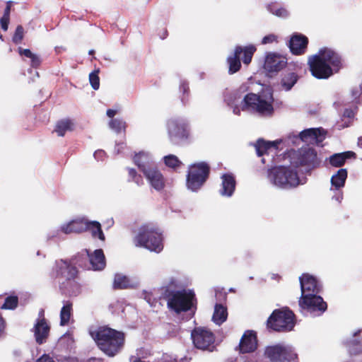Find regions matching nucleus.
Masks as SVG:
<instances>
[{"instance_id": "f257e3e1", "label": "nucleus", "mask_w": 362, "mask_h": 362, "mask_svg": "<svg viewBox=\"0 0 362 362\" xmlns=\"http://www.w3.org/2000/svg\"><path fill=\"white\" fill-rule=\"evenodd\" d=\"M311 74L317 79H327L343 67L341 57L335 51L325 47L308 57Z\"/></svg>"}, {"instance_id": "f03ea898", "label": "nucleus", "mask_w": 362, "mask_h": 362, "mask_svg": "<svg viewBox=\"0 0 362 362\" xmlns=\"http://www.w3.org/2000/svg\"><path fill=\"white\" fill-rule=\"evenodd\" d=\"M86 259V257L76 255L69 260L59 259L55 262L52 267V276L56 279L64 280L61 283L62 288L72 294L80 292V284L76 281L78 275L76 265L83 267L81 259Z\"/></svg>"}, {"instance_id": "7ed1b4c3", "label": "nucleus", "mask_w": 362, "mask_h": 362, "mask_svg": "<svg viewBox=\"0 0 362 362\" xmlns=\"http://www.w3.org/2000/svg\"><path fill=\"white\" fill-rule=\"evenodd\" d=\"M177 286L176 281L171 279L168 285L162 288L161 298L167 301L170 310L180 314L192 310L197 304V298L193 291L176 290Z\"/></svg>"}, {"instance_id": "20e7f679", "label": "nucleus", "mask_w": 362, "mask_h": 362, "mask_svg": "<svg viewBox=\"0 0 362 362\" xmlns=\"http://www.w3.org/2000/svg\"><path fill=\"white\" fill-rule=\"evenodd\" d=\"M91 335L100 350L109 356L118 354L124 344L123 332L106 326L99 327Z\"/></svg>"}, {"instance_id": "39448f33", "label": "nucleus", "mask_w": 362, "mask_h": 362, "mask_svg": "<svg viewBox=\"0 0 362 362\" xmlns=\"http://www.w3.org/2000/svg\"><path fill=\"white\" fill-rule=\"evenodd\" d=\"M136 247L160 252L163 249V235L160 229L151 223L142 225L133 238Z\"/></svg>"}, {"instance_id": "423d86ee", "label": "nucleus", "mask_w": 362, "mask_h": 362, "mask_svg": "<svg viewBox=\"0 0 362 362\" xmlns=\"http://www.w3.org/2000/svg\"><path fill=\"white\" fill-rule=\"evenodd\" d=\"M274 99L272 90L264 91L261 95L250 93L242 101V110H253L262 116H272L274 114Z\"/></svg>"}, {"instance_id": "0eeeda50", "label": "nucleus", "mask_w": 362, "mask_h": 362, "mask_svg": "<svg viewBox=\"0 0 362 362\" xmlns=\"http://www.w3.org/2000/svg\"><path fill=\"white\" fill-rule=\"evenodd\" d=\"M267 178L271 183L283 189L296 187L300 184L297 171L290 166H275L268 169Z\"/></svg>"}, {"instance_id": "6e6552de", "label": "nucleus", "mask_w": 362, "mask_h": 362, "mask_svg": "<svg viewBox=\"0 0 362 362\" xmlns=\"http://www.w3.org/2000/svg\"><path fill=\"white\" fill-rule=\"evenodd\" d=\"M295 325V315L288 308L274 310L267 321V328L278 332H290Z\"/></svg>"}, {"instance_id": "1a4fd4ad", "label": "nucleus", "mask_w": 362, "mask_h": 362, "mask_svg": "<svg viewBox=\"0 0 362 362\" xmlns=\"http://www.w3.org/2000/svg\"><path fill=\"white\" fill-rule=\"evenodd\" d=\"M210 167L205 162H199L189 165L186 185L192 191L199 189L209 178Z\"/></svg>"}, {"instance_id": "9d476101", "label": "nucleus", "mask_w": 362, "mask_h": 362, "mask_svg": "<svg viewBox=\"0 0 362 362\" xmlns=\"http://www.w3.org/2000/svg\"><path fill=\"white\" fill-rule=\"evenodd\" d=\"M167 129L169 139L173 145H180L189 138V127L183 119H170L167 122Z\"/></svg>"}, {"instance_id": "9b49d317", "label": "nucleus", "mask_w": 362, "mask_h": 362, "mask_svg": "<svg viewBox=\"0 0 362 362\" xmlns=\"http://www.w3.org/2000/svg\"><path fill=\"white\" fill-rule=\"evenodd\" d=\"M255 51L256 47L252 45L244 47L241 46H236L233 54L232 56L228 57L227 59L229 65V74H233L240 70L241 67V54H243V56L242 57L243 62L245 64L247 65L251 62Z\"/></svg>"}, {"instance_id": "f8f14e48", "label": "nucleus", "mask_w": 362, "mask_h": 362, "mask_svg": "<svg viewBox=\"0 0 362 362\" xmlns=\"http://www.w3.org/2000/svg\"><path fill=\"white\" fill-rule=\"evenodd\" d=\"M194 346L201 350L213 351L215 348V335L205 327H195L191 333Z\"/></svg>"}, {"instance_id": "ddd939ff", "label": "nucleus", "mask_w": 362, "mask_h": 362, "mask_svg": "<svg viewBox=\"0 0 362 362\" xmlns=\"http://www.w3.org/2000/svg\"><path fill=\"white\" fill-rule=\"evenodd\" d=\"M264 356L271 362H291L297 359V354L289 346L276 344L267 346Z\"/></svg>"}, {"instance_id": "4468645a", "label": "nucleus", "mask_w": 362, "mask_h": 362, "mask_svg": "<svg viewBox=\"0 0 362 362\" xmlns=\"http://www.w3.org/2000/svg\"><path fill=\"white\" fill-rule=\"evenodd\" d=\"M293 159L292 164L296 168L306 166L315 168L320 164L317 151L313 148H300L294 153Z\"/></svg>"}, {"instance_id": "2eb2a0df", "label": "nucleus", "mask_w": 362, "mask_h": 362, "mask_svg": "<svg viewBox=\"0 0 362 362\" xmlns=\"http://www.w3.org/2000/svg\"><path fill=\"white\" fill-rule=\"evenodd\" d=\"M299 306L310 313L317 312L320 315L327 309V304L318 293L301 295Z\"/></svg>"}, {"instance_id": "dca6fc26", "label": "nucleus", "mask_w": 362, "mask_h": 362, "mask_svg": "<svg viewBox=\"0 0 362 362\" xmlns=\"http://www.w3.org/2000/svg\"><path fill=\"white\" fill-rule=\"evenodd\" d=\"M258 346V339L256 332L246 330L240 340L236 350L240 354H250L255 352Z\"/></svg>"}, {"instance_id": "f3484780", "label": "nucleus", "mask_w": 362, "mask_h": 362, "mask_svg": "<svg viewBox=\"0 0 362 362\" xmlns=\"http://www.w3.org/2000/svg\"><path fill=\"white\" fill-rule=\"evenodd\" d=\"M287 61V58L281 54L268 52L266 54L263 67L267 72H278L286 67Z\"/></svg>"}, {"instance_id": "a211bd4d", "label": "nucleus", "mask_w": 362, "mask_h": 362, "mask_svg": "<svg viewBox=\"0 0 362 362\" xmlns=\"http://www.w3.org/2000/svg\"><path fill=\"white\" fill-rule=\"evenodd\" d=\"M301 295L320 293L322 290V286L317 280V279L309 274H303L299 278Z\"/></svg>"}, {"instance_id": "6ab92c4d", "label": "nucleus", "mask_w": 362, "mask_h": 362, "mask_svg": "<svg viewBox=\"0 0 362 362\" xmlns=\"http://www.w3.org/2000/svg\"><path fill=\"white\" fill-rule=\"evenodd\" d=\"M86 255H81L87 257L86 259H81V263L83 264V267L86 266L85 263L88 261L90 262L92 269L95 271L103 270L105 267V257L102 249L95 250L93 254H90L88 250H86Z\"/></svg>"}, {"instance_id": "aec40b11", "label": "nucleus", "mask_w": 362, "mask_h": 362, "mask_svg": "<svg viewBox=\"0 0 362 362\" xmlns=\"http://www.w3.org/2000/svg\"><path fill=\"white\" fill-rule=\"evenodd\" d=\"M143 173L155 189L160 191L164 188V177L156 167L148 166L143 169Z\"/></svg>"}, {"instance_id": "412c9836", "label": "nucleus", "mask_w": 362, "mask_h": 362, "mask_svg": "<svg viewBox=\"0 0 362 362\" xmlns=\"http://www.w3.org/2000/svg\"><path fill=\"white\" fill-rule=\"evenodd\" d=\"M308 45V37L301 34H295L292 35L288 42L290 51L294 55L303 54L306 52Z\"/></svg>"}, {"instance_id": "4be33fe9", "label": "nucleus", "mask_w": 362, "mask_h": 362, "mask_svg": "<svg viewBox=\"0 0 362 362\" xmlns=\"http://www.w3.org/2000/svg\"><path fill=\"white\" fill-rule=\"evenodd\" d=\"M326 131L322 128H310L302 131L299 138L303 142L315 141L317 144L322 142L325 139Z\"/></svg>"}, {"instance_id": "5701e85b", "label": "nucleus", "mask_w": 362, "mask_h": 362, "mask_svg": "<svg viewBox=\"0 0 362 362\" xmlns=\"http://www.w3.org/2000/svg\"><path fill=\"white\" fill-rule=\"evenodd\" d=\"M49 330L50 327L47 325L45 318L37 321L34 326V335L37 344L40 345L46 342Z\"/></svg>"}, {"instance_id": "b1692460", "label": "nucleus", "mask_w": 362, "mask_h": 362, "mask_svg": "<svg viewBox=\"0 0 362 362\" xmlns=\"http://www.w3.org/2000/svg\"><path fill=\"white\" fill-rule=\"evenodd\" d=\"M87 220L76 219L70 221L69 223L63 225L61 230L65 234L70 233H81L87 231L88 225Z\"/></svg>"}, {"instance_id": "393cba45", "label": "nucleus", "mask_w": 362, "mask_h": 362, "mask_svg": "<svg viewBox=\"0 0 362 362\" xmlns=\"http://www.w3.org/2000/svg\"><path fill=\"white\" fill-rule=\"evenodd\" d=\"M221 188L219 190L220 194L224 197H231L235 191L236 182L235 177L231 174H223L221 176Z\"/></svg>"}, {"instance_id": "a878e982", "label": "nucleus", "mask_w": 362, "mask_h": 362, "mask_svg": "<svg viewBox=\"0 0 362 362\" xmlns=\"http://www.w3.org/2000/svg\"><path fill=\"white\" fill-rule=\"evenodd\" d=\"M355 158L356 153L351 151L334 153L329 158V163L332 167L340 168L345 164L346 160Z\"/></svg>"}, {"instance_id": "bb28decb", "label": "nucleus", "mask_w": 362, "mask_h": 362, "mask_svg": "<svg viewBox=\"0 0 362 362\" xmlns=\"http://www.w3.org/2000/svg\"><path fill=\"white\" fill-rule=\"evenodd\" d=\"M228 317V310L222 304H216L212 316L213 321L218 325L223 324Z\"/></svg>"}, {"instance_id": "cd10ccee", "label": "nucleus", "mask_w": 362, "mask_h": 362, "mask_svg": "<svg viewBox=\"0 0 362 362\" xmlns=\"http://www.w3.org/2000/svg\"><path fill=\"white\" fill-rule=\"evenodd\" d=\"M279 144V141H265L263 139H258L255 144V150L257 155L260 157L264 154L267 153L268 150L271 148H277Z\"/></svg>"}, {"instance_id": "c85d7f7f", "label": "nucleus", "mask_w": 362, "mask_h": 362, "mask_svg": "<svg viewBox=\"0 0 362 362\" xmlns=\"http://www.w3.org/2000/svg\"><path fill=\"white\" fill-rule=\"evenodd\" d=\"M345 346L350 356H357L362 354L361 339H351L346 340Z\"/></svg>"}, {"instance_id": "c756f323", "label": "nucleus", "mask_w": 362, "mask_h": 362, "mask_svg": "<svg viewBox=\"0 0 362 362\" xmlns=\"http://www.w3.org/2000/svg\"><path fill=\"white\" fill-rule=\"evenodd\" d=\"M74 129V122L70 119L59 120L55 126L54 132L59 136H64L67 131Z\"/></svg>"}, {"instance_id": "7c9ffc66", "label": "nucleus", "mask_w": 362, "mask_h": 362, "mask_svg": "<svg viewBox=\"0 0 362 362\" xmlns=\"http://www.w3.org/2000/svg\"><path fill=\"white\" fill-rule=\"evenodd\" d=\"M347 170L345 168H340L337 170V173L333 175L331 178L332 185L336 189H339L344 186L346 180L347 178Z\"/></svg>"}, {"instance_id": "2f4dec72", "label": "nucleus", "mask_w": 362, "mask_h": 362, "mask_svg": "<svg viewBox=\"0 0 362 362\" xmlns=\"http://www.w3.org/2000/svg\"><path fill=\"white\" fill-rule=\"evenodd\" d=\"M298 80V76L294 72L284 74L281 81V85L286 90H290Z\"/></svg>"}, {"instance_id": "473e14b6", "label": "nucleus", "mask_w": 362, "mask_h": 362, "mask_svg": "<svg viewBox=\"0 0 362 362\" xmlns=\"http://www.w3.org/2000/svg\"><path fill=\"white\" fill-rule=\"evenodd\" d=\"M87 230L90 231L93 238H98L100 240L105 241V236L102 230L101 225L98 221H93L87 222Z\"/></svg>"}, {"instance_id": "72a5a7b5", "label": "nucleus", "mask_w": 362, "mask_h": 362, "mask_svg": "<svg viewBox=\"0 0 362 362\" xmlns=\"http://www.w3.org/2000/svg\"><path fill=\"white\" fill-rule=\"evenodd\" d=\"M112 287L115 290L127 289L130 287V280L125 275L116 274Z\"/></svg>"}, {"instance_id": "f704fd0d", "label": "nucleus", "mask_w": 362, "mask_h": 362, "mask_svg": "<svg viewBox=\"0 0 362 362\" xmlns=\"http://www.w3.org/2000/svg\"><path fill=\"white\" fill-rule=\"evenodd\" d=\"M71 311L72 303L70 301H66L60 311V325L62 326H65L69 323L71 315Z\"/></svg>"}, {"instance_id": "c9c22d12", "label": "nucleus", "mask_w": 362, "mask_h": 362, "mask_svg": "<svg viewBox=\"0 0 362 362\" xmlns=\"http://www.w3.org/2000/svg\"><path fill=\"white\" fill-rule=\"evenodd\" d=\"M267 9L270 13L280 18H286L288 16V11L284 7H279L276 4H269Z\"/></svg>"}, {"instance_id": "e433bc0d", "label": "nucleus", "mask_w": 362, "mask_h": 362, "mask_svg": "<svg viewBox=\"0 0 362 362\" xmlns=\"http://www.w3.org/2000/svg\"><path fill=\"white\" fill-rule=\"evenodd\" d=\"M18 305V298L16 296H9L5 298L4 303L1 308L6 310H13Z\"/></svg>"}, {"instance_id": "4c0bfd02", "label": "nucleus", "mask_w": 362, "mask_h": 362, "mask_svg": "<svg viewBox=\"0 0 362 362\" xmlns=\"http://www.w3.org/2000/svg\"><path fill=\"white\" fill-rule=\"evenodd\" d=\"M109 126L117 133L125 131L127 127L126 122L120 119H112L109 122Z\"/></svg>"}, {"instance_id": "58836bf2", "label": "nucleus", "mask_w": 362, "mask_h": 362, "mask_svg": "<svg viewBox=\"0 0 362 362\" xmlns=\"http://www.w3.org/2000/svg\"><path fill=\"white\" fill-rule=\"evenodd\" d=\"M165 164L172 168H177L182 165V162L175 155H168L164 157Z\"/></svg>"}, {"instance_id": "ea45409f", "label": "nucleus", "mask_w": 362, "mask_h": 362, "mask_svg": "<svg viewBox=\"0 0 362 362\" xmlns=\"http://www.w3.org/2000/svg\"><path fill=\"white\" fill-rule=\"evenodd\" d=\"M24 37V28L21 25H18L15 30L12 37V41L14 44L18 45L21 43Z\"/></svg>"}, {"instance_id": "a19ab883", "label": "nucleus", "mask_w": 362, "mask_h": 362, "mask_svg": "<svg viewBox=\"0 0 362 362\" xmlns=\"http://www.w3.org/2000/svg\"><path fill=\"white\" fill-rule=\"evenodd\" d=\"M99 69L94 70L89 74V81L94 90H98L100 87V78L98 76Z\"/></svg>"}, {"instance_id": "79ce46f5", "label": "nucleus", "mask_w": 362, "mask_h": 362, "mask_svg": "<svg viewBox=\"0 0 362 362\" xmlns=\"http://www.w3.org/2000/svg\"><path fill=\"white\" fill-rule=\"evenodd\" d=\"M277 41V36L274 34H269L264 36L262 40V44H271Z\"/></svg>"}, {"instance_id": "37998d69", "label": "nucleus", "mask_w": 362, "mask_h": 362, "mask_svg": "<svg viewBox=\"0 0 362 362\" xmlns=\"http://www.w3.org/2000/svg\"><path fill=\"white\" fill-rule=\"evenodd\" d=\"M144 155L143 153H139L138 154H136L134 157V163L139 167V170L143 173V169H146L148 165H145L144 164H142L140 161L141 156Z\"/></svg>"}, {"instance_id": "c03bdc74", "label": "nucleus", "mask_w": 362, "mask_h": 362, "mask_svg": "<svg viewBox=\"0 0 362 362\" xmlns=\"http://www.w3.org/2000/svg\"><path fill=\"white\" fill-rule=\"evenodd\" d=\"M9 21L10 18L8 17L2 16L0 18L1 27L4 31H6L8 30Z\"/></svg>"}, {"instance_id": "a18cd8bd", "label": "nucleus", "mask_w": 362, "mask_h": 362, "mask_svg": "<svg viewBox=\"0 0 362 362\" xmlns=\"http://www.w3.org/2000/svg\"><path fill=\"white\" fill-rule=\"evenodd\" d=\"M31 66L34 68L38 67L41 64L40 58L35 54H33V57H31Z\"/></svg>"}, {"instance_id": "49530a36", "label": "nucleus", "mask_w": 362, "mask_h": 362, "mask_svg": "<svg viewBox=\"0 0 362 362\" xmlns=\"http://www.w3.org/2000/svg\"><path fill=\"white\" fill-rule=\"evenodd\" d=\"M18 53L20 55H23L28 58H30L31 57H33V54L30 49H22L21 47L18 48Z\"/></svg>"}, {"instance_id": "de8ad7c7", "label": "nucleus", "mask_w": 362, "mask_h": 362, "mask_svg": "<svg viewBox=\"0 0 362 362\" xmlns=\"http://www.w3.org/2000/svg\"><path fill=\"white\" fill-rule=\"evenodd\" d=\"M36 362H55L54 360L49 355V354H43L38 359H37Z\"/></svg>"}, {"instance_id": "09e8293b", "label": "nucleus", "mask_w": 362, "mask_h": 362, "mask_svg": "<svg viewBox=\"0 0 362 362\" xmlns=\"http://www.w3.org/2000/svg\"><path fill=\"white\" fill-rule=\"evenodd\" d=\"M12 5V1H9L6 3V6L4 9V17H8L10 18V13H11V8Z\"/></svg>"}, {"instance_id": "8fccbe9b", "label": "nucleus", "mask_w": 362, "mask_h": 362, "mask_svg": "<svg viewBox=\"0 0 362 362\" xmlns=\"http://www.w3.org/2000/svg\"><path fill=\"white\" fill-rule=\"evenodd\" d=\"M354 115H355V113H354V110L351 109H345L344 111V113H343V116L344 117H347L349 119L354 118Z\"/></svg>"}, {"instance_id": "3c124183", "label": "nucleus", "mask_w": 362, "mask_h": 362, "mask_svg": "<svg viewBox=\"0 0 362 362\" xmlns=\"http://www.w3.org/2000/svg\"><path fill=\"white\" fill-rule=\"evenodd\" d=\"M132 181L134 182L138 185H142L144 184L143 178L139 174L136 175V177H134Z\"/></svg>"}, {"instance_id": "603ef678", "label": "nucleus", "mask_w": 362, "mask_h": 362, "mask_svg": "<svg viewBox=\"0 0 362 362\" xmlns=\"http://www.w3.org/2000/svg\"><path fill=\"white\" fill-rule=\"evenodd\" d=\"M128 173H129V176L131 179V180H129V181H132L134 177H136V175L138 174L137 172L136 171V170H134L133 168H129Z\"/></svg>"}, {"instance_id": "864d4df0", "label": "nucleus", "mask_w": 362, "mask_h": 362, "mask_svg": "<svg viewBox=\"0 0 362 362\" xmlns=\"http://www.w3.org/2000/svg\"><path fill=\"white\" fill-rule=\"evenodd\" d=\"M106 114H107V116L109 117L110 118H113L115 117V115L117 114V111L115 110L108 109L107 110Z\"/></svg>"}, {"instance_id": "5fc2aeb1", "label": "nucleus", "mask_w": 362, "mask_h": 362, "mask_svg": "<svg viewBox=\"0 0 362 362\" xmlns=\"http://www.w3.org/2000/svg\"><path fill=\"white\" fill-rule=\"evenodd\" d=\"M5 328V322L1 316H0V334L4 331Z\"/></svg>"}, {"instance_id": "6e6d98bb", "label": "nucleus", "mask_w": 362, "mask_h": 362, "mask_svg": "<svg viewBox=\"0 0 362 362\" xmlns=\"http://www.w3.org/2000/svg\"><path fill=\"white\" fill-rule=\"evenodd\" d=\"M180 88L183 90V93L184 95L185 93L188 94V92H189V87L187 86V85L186 84H182L181 86H180Z\"/></svg>"}, {"instance_id": "4d7b16f0", "label": "nucleus", "mask_w": 362, "mask_h": 362, "mask_svg": "<svg viewBox=\"0 0 362 362\" xmlns=\"http://www.w3.org/2000/svg\"><path fill=\"white\" fill-rule=\"evenodd\" d=\"M130 361L131 362H145V361H141V358H137V357H132L130 358Z\"/></svg>"}, {"instance_id": "13d9d810", "label": "nucleus", "mask_w": 362, "mask_h": 362, "mask_svg": "<svg viewBox=\"0 0 362 362\" xmlns=\"http://www.w3.org/2000/svg\"><path fill=\"white\" fill-rule=\"evenodd\" d=\"M361 331H362V330H361V329H359L356 330V331L354 333L353 336H354V337H357V336H358V335L361 334Z\"/></svg>"}, {"instance_id": "bf43d9fd", "label": "nucleus", "mask_w": 362, "mask_h": 362, "mask_svg": "<svg viewBox=\"0 0 362 362\" xmlns=\"http://www.w3.org/2000/svg\"><path fill=\"white\" fill-rule=\"evenodd\" d=\"M358 145L362 148V137H359L358 139Z\"/></svg>"}, {"instance_id": "052dcab7", "label": "nucleus", "mask_w": 362, "mask_h": 362, "mask_svg": "<svg viewBox=\"0 0 362 362\" xmlns=\"http://www.w3.org/2000/svg\"><path fill=\"white\" fill-rule=\"evenodd\" d=\"M103 153H105V152L103 151H98V152H95V156H96L98 154H103Z\"/></svg>"}, {"instance_id": "680f3d73", "label": "nucleus", "mask_w": 362, "mask_h": 362, "mask_svg": "<svg viewBox=\"0 0 362 362\" xmlns=\"http://www.w3.org/2000/svg\"><path fill=\"white\" fill-rule=\"evenodd\" d=\"M88 54H90V55L94 54H95V51L93 49H91V50L89 51Z\"/></svg>"}, {"instance_id": "e2e57ef3", "label": "nucleus", "mask_w": 362, "mask_h": 362, "mask_svg": "<svg viewBox=\"0 0 362 362\" xmlns=\"http://www.w3.org/2000/svg\"><path fill=\"white\" fill-rule=\"evenodd\" d=\"M242 89L243 90V91H245V87H240V88H239L238 91H240Z\"/></svg>"}, {"instance_id": "0e129e2a", "label": "nucleus", "mask_w": 362, "mask_h": 362, "mask_svg": "<svg viewBox=\"0 0 362 362\" xmlns=\"http://www.w3.org/2000/svg\"><path fill=\"white\" fill-rule=\"evenodd\" d=\"M88 362H96L95 359H90Z\"/></svg>"}, {"instance_id": "69168bd1", "label": "nucleus", "mask_w": 362, "mask_h": 362, "mask_svg": "<svg viewBox=\"0 0 362 362\" xmlns=\"http://www.w3.org/2000/svg\"><path fill=\"white\" fill-rule=\"evenodd\" d=\"M147 301L150 303V298H148V296L146 297Z\"/></svg>"}, {"instance_id": "338daca9", "label": "nucleus", "mask_w": 362, "mask_h": 362, "mask_svg": "<svg viewBox=\"0 0 362 362\" xmlns=\"http://www.w3.org/2000/svg\"><path fill=\"white\" fill-rule=\"evenodd\" d=\"M182 100L183 103L185 104V98H182Z\"/></svg>"}, {"instance_id": "774afa93", "label": "nucleus", "mask_w": 362, "mask_h": 362, "mask_svg": "<svg viewBox=\"0 0 362 362\" xmlns=\"http://www.w3.org/2000/svg\"><path fill=\"white\" fill-rule=\"evenodd\" d=\"M356 94H358V91H356V93H353V95H356Z\"/></svg>"}]
</instances>
